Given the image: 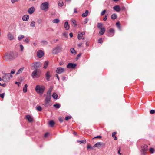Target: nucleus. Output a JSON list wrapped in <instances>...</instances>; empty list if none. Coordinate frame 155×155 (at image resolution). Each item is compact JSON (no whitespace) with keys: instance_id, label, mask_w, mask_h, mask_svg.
I'll return each instance as SVG.
<instances>
[{"instance_id":"f257e3e1","label":"nucleus","mask_w":155,"mask_h":155,"mask_svg":"<svg viewBox=\"0 0 155 155\" xmlns=\"http://www.w3.org/2000/svg\"><path fill=\"white\" fill-rule=\"evenodd\" d=\"M18 55L16 52H9L5 54L3 59L6 60H12L16 58Z\"/></svg>"},{"instance_id":"f03ea898","label":"nucleus","mask_w":155,"mask_h":155,"mask_svg":"<svg viewBox=\"0 0 155 155\" xmlns=\"http://www.w3.org/2000/svg\"><path fill=\"white\" fill-rule=\"evenodd\" d=\"M45 89V87L43 86H40L37 85L35 87V90L36 92L39 94H42Z\"/></svg>"},{"instance_id":"7ed1b4c3","label":"nucleus","mask_w":155,"mask_h":155,"mask_svg":"<svg viewBox=\"0 0 155 155\" xmlns=\"http://www.w3.org/2000/svg\"><path fill=\"white\" fill-rule=\"evenodd\" d=\"M49 3L47 2H45L42 3L40 5V8L42 10L46 11L48 9Z\"/></svg>"},{"instance_id":"20e7f679","label":"nucleus","mask_w":155,"mask_h":155,"mask_svg":"<svg viewBox=\"0 0 155 155\" xmlns=\"http://www.w3.org/2000/svg\"><path fill=\"white\" fill-rule=\"evenodd\" d=\"M12 75L10 74L7 73L6 75L3 76L2 77V79L4 82H6L8 81L11 78H12Z\"/></svg>"},{"instance_id":"39448f33","label":"nucleus","mask_w":155,"mask_h":155,"mask_svg":"<svg viewBox=\"0 0 155 155\" xmlns=\"http://www.w3.org/2000/svg\"><path fill=\"white\" fill-rule=\"evenodd\" d=\"M41 63L40 62H36L33 63L32 64V67H34L35 70H37L38 68L41 66Z\"/></svg>"},{"instance_id":"423d86ee","label":"nucleus","mask_w":155,"mask_h":155,"mask_svg":"<svg viewBox=\"0 0 155 155\" xmlns=\"http://www.w3.org/2000/svg\"><path fill=\"white\" fill-rule=\"evenodd\" d=\"M31 76L33 78H38L40 76V73L37 72L36 70H35L32 73Z\"/></svg>"},{"instance_id":"0eeeda50","label":"nucleus","mask_w":155,"mask_h":155,"mask_svg":"<svg viewBox=\"0 0 155 155\" xmlns=\"http://www.w3.org/2000/svg\"><path fill=\"white\" fill-rule=\"evenodd\" d=\"M51 95H46V98L45 100V105H47L51 101Z\"/></svg>"},{"instance_id":"6e6552de","label":"nucleus","mask_w":155,"mask_h":155,"mask_svg":"<svg viewBox=\"0 0 155 155\" xmlns=\"http://www.w3.org/2000/svg\"><path fill=\"white\" fill-rule=\"evenodd\" d=\"M105 145V144L104 143L101 142H98L95 145H94L93 146V147H97L99 148L102 146H104Z\"/></svg>"},{"instance_id":"1a4fd4ad","label":"nucleus","mask_w":155,"mask_h":155,"mask_svg":"<svg viewBox=\"0 0 155 155\" xmlns=\"http://www.w3.org/2000/svg\"><path fill=\"white\" fill-rule=\"evenodd\" d=\"M64 68L61 67H58L57 68L56 72L58 74H60L64 72Z\"/></svg>"},{"instance_id":"9d476101","label":"nucleus","mask_w":155,"mask_h":155,"mask_svg":"<svg viewBox=\"0 0 155 155\" xmlns=\"http://www.w3.org/2000/svg\"><path fill=\"white\" fill-rule=\"evenodd\" d=\"M44 54V52L41 50H39L37 52V56L38 58L42 57Z\"/></svg>"},{"instance_id":"9b49d317","label":"nucleus","mask_w":155,"mask_h":155,"mask_svg":"<svg viewBox=\"0 0 155 155\" xmlns=\"http://www.w3.org/2000/svg\"><path fill=\"white\" fill-rule=\"evenodd\" d=\"M114 34V30L113 28H110L109 30V33L108 36L110 37L113 36Z\"/></svg>"},{"instance_id":"f8f14e48","label":"nucleus","mask_w":155,"mask_h":155,"mask_svg":"<svg viewBox=\"0 0 155 155\" xmlns=\"http://www.w3.org/2000/svg\"><path fill=\"white\" fill-rule=\"evenodd\" d=\"M7 37L10 40H13L14 39V35L12 34H11L10 32H9L7 34Z\"/></svg>"},{"instance_id":"ddd939ff","label":"nucleus","mask_w":155,"mask_h":155,"mask_svg":"<svg viewBox=\"0 0 155 155\" xmlns=\"http://www.w3.org/2000/svg\"><path fill=\"white\" fill-rule=\"evenodd\" d=\"M76 66V64L72 63H69L67 65V67L69 68H74Z\"/></svg>"},{"instance_id":"4468645a","label":"nucleus","mask_w":155,"mask_h":155,"mask_svg":"<svg viewBox=\"0 0 155 155\" xmlns=\"http://www.w3.org/2000/svg\"><path fill=\"white\" fill-rule=\"evenodd\" d=\"M61 49V48L59 46H57L55 48V49L53 50L52 52L54 54H56L58 52L57 51L59 50H60Z\"/></svg>"},{"instance_id":"2eb2a0df","label":"nucleus","mask_w":155,"mask_h":155,"mask_svg":"<svg viewBox=\"0 0 155 155\" xmlns=\"http://www.w3.org/2000/svg\"><path fill=\"white\" fill-rule=\"evenodd\" d=\"M141 149L144 152H143V154H144V152L148 150V146L146 145H144L141 147Z\"/></svg>"},{"instance_id":"dca6fc26","label":"nucleus","mask_w":155,"mask_h":155,"mask_svg":"<svg viewBox=\"0 0 155 155\" xmlns=\"http://www.w3.org/2000/svg\"><path fill=\"white\" fill-rule=\"evenodd\" d=\"M29 18V16L28 15H26L23 16L22 19L25 21H27Z\"/></svg>"},{"instance_id":"f3484780","label":"nucleus","mask_w":155,"mask_h":155,"mask_svg":"<svg viewBox=\"0 0 155 155\" xmlns=\"http://www.w3.org/2000/svg\"><path fill=\"white\" fill-rule=\"evenodd\" d=\"M100 29V31L99 33L100 35H102L105 32V30L104 28H102Z\"/></svg>"},{"instance_id":"a211bd4d","label":"nucleus","mask_w":155,"mask_h":155,"mask_svg":"<svg viewBox=\"0 0 155 155\" xmlns=\"http://www.w3.org/2000/svg\"><path fill=\"white\" fill-rule=\"evenodd\" d=\"M113 9L117 12H119L120 10V7L118 5H116L113 7Z\"/></svg>"},{"instance_id":"6ab92c4d","label":"nucleus","mask_w":155,"mask_h":155,"mask_svg":"<svg viewBox=\"0 0 155 155\" xmlns=\"http://www.w3.org/2000/svg\"><path fill=\"white\" fill-rule=\"evenodd\" d=\"M35 9L33 7H31L28 10V12L30 14H32L35 11Z\"/></svg>"},{"instance_id":"aec40b11","label":"nucleus","mask_w":155,"mask_h":155,"mask_svg":"<svg viewBox=\"0 0 155 155\" xmlns=\"http://www.w3.org/2000/svg\"><path fill=\"white\" fill-rule=\"evenodd\" d=\"M64 27L65 29L66 30H68L70 28V26L68 24L67 21H66L64 24Z\"/></svg>"},{"instance_id":"412c9836","label":"nucleus","mask_w":155,"mask_h":155,"mask_svg":"<svg viewBox=\"0 0 155 155\" xmlns=\"http://www.w3.org/2000/svg\"><path fill=\"white\" fill-rule=\"evenodd\" d=\"M26 117L27 120L30 122H31L33 120V118L29 115H26Z\"/></svg>"},{"instance_id":"4be33fe9","label":"nucleus","mask_w":155,"mask_h":155,"mask_svg":"<svg viewBox=\"0 0 155 155\" xmlns=\"http://www.w3.org/2000/svg\"><path fill=\"white\" fill-rule=\"evenodd\" d=\"M46 78L47 80H48L50 78V75L49 71H47L46 74Z\"/></svg>"},{"instance_id":"5701e85b","label":"nucleus","mask_w":155,"mask_h":155,"mask_svg":"<svg viewBox=\"0 0 155 155\" xmlns=\"http://www.w3.org/2000/svg\"><path fill=\"white\" fill-rule=\"evenodd\" d=\"M88 14V10H86L84 13H83L82 14V16L83 17H86Z\"/></svg>"},{"instance_id":"b1692460","label":"nucleus","mask_w":155,"mask_h":155,"mask_svg":"<svg viewBox=\"0 0 155 155\" xmlns=\"http://www.w3.org/2000/svg\"><path fill=\"white\" fill-rule=\"evenodd\" d=\"M49 63V61H46L44 64V66H43V68L45 69L47 67Z\"/></svg>"},{"instance_id":"393cba45","label":"nucleus","mask_w":155,"mask_h":155,"mask_svg":"<svg viewBox=\"0 0 155 155\" xmlns=\"http://www.w3.org/2000/svg\"><path fill=\"white\" fill-rule=\"evenodd\" d=\"M53 87H51L47 92V95H51V92L52 91Z\"/></svg>"},{"instance_id":"a878e982","label":"nucleus","mask_w":155,"mask_h":155,"mask_svg":"<svg viewBox=\"0 0 155 155\" xmlns=\"http://www.w3.org/2000/svg\"><path fill=\"white\" fill-rule=\"evenodd\" d=\"M27 84H25L23 87V91L24 93L27 92Z\"/></svg>"},{"instance_id":"bb28decb","label":"nucleus","mask_w":155,"mask_h":155,"mask_svg":"<svg viewBox=\"0 0 155 155\" xmlns=\"http://www.w3.org/2000/svg\"><path fill=\"white\" fill-rule=\"evenodd\" d=\"M52 97L54 99H57L58 97V95L56 93L54 92L53 93Z\"/></svg>"},{"instance_id":"cd10ccee","label":"nucleus","mask_w":155,"mask_h":155,"mask_svg":"<svg viewBox=\"0 0 155 155\" xmlns=\"http://www.w3.org/2000/svg\"><path fill=\"white\" fill-rule=\"evenodd\" d=\"M117 15L115 14H114L111 15V18L112 19L114 20L117 18Z\"/></svg>"},{"instance_id":"c85d7f7f","label":"nucleus","mask_w":155,"mask_h":155,"mask_svg":"<svg viewBox=\"0 0 155 155\" xmlns=\"http://www.w3.org/2000/svg\"><path fill=\"white\" fill-rule=\"evenodd\" d=\"M70 51L71 53L73 54H76V51L73 48H72L71 49Z\"/></svg>"},{"instance_id":"c756f323","label":"nucleus","mask_w":155,"mask_h":155,"mask_svg":"<svg viewBox=\"0 0 155 155\" xmlns=\"http://www.w3.org/2000/svg\"><path fill=\"white\" fill-rule=\"evenodd\" d=\"M24 68H23V67L20 68L19 69V70L18 71L17 73V74H19L20 73H21L22 72V71L24 69Z\"/></svg>"},{"instance_id":"7c9ffc66","label":"nucleus","mask_w":155,"mask_h":155,"mask_svg":"<svg viewBox=\"0 0 155 155\" xmlns=\"http://www.w3.org/2000/svg\"><path fill=\"white\" fill-rule=\"evenodd\" d=\"M116 133L115 132H113L112 133V136L114 137V139L115 140H116L117 139L116 137L115 136Z\"/></svg>"},{"instance_id":"2f4dec72","label":"nucleus","mask_w":155,"mask_h":155,"mask_svg":"<svg viewBox=\"0 0 155 155\" xmlns=\"http://www.w3.org/2000/svg\"><path fill=\"white\" fill-rule=\"evenodd\" d=\"M54 107H55L56 108L58 109L60 107V104L57 103L53 105Z\"/></svg>"},{"instance_id":"473e14b6","label":"nucleus","mask_w":155,"mask_h":155,"mask_svg":"<svg viewBox=\"0 0 155 155\" xmlns=\"http://www.w3.org/2000/svg\"><path fill=\"white\" fill-rule=\"evenodd\" d=\"M36 109L39 111H41L42 110V108L40 106H38L36 107Z\"/></svg>"},{"instance_id":"72a5a7b5","label":"nucleus","mask_w":155,"mask_h":155,"mask_svg":"<svg viewBox=\"0 0 155 155\" xmlns=\"http://www.w3.org/2000/svg\"><path fill=\"white\" fill-rule=\"evenodd\" d=\"M116 25L118 27V29L121 30V27L120 26V23L119 22H118L116 23Z\"/></svg>"},{"instance_id":"f704fd0d","label":"nucleus","mask_w":155,"mask_h":155,"mask_svg":"<svg viewBox=\"0 0 155 155\" xmlns=\"http://www.w3.org/2000/svg\"><path fill=\"white\" fill-rule=\"evenodd\" d=\"M25 37V36L24 35H21L19 36L18 37V39L19 40H21L23 38Z\"/></svg>"},{"instance_id":"c9c22d12","label":"nucleus","mask_w":155,"mask_h":155,"mask_svg":"<svg viewBox=\"0 0 155 155\" xmlns=\"http://www.w3.org/2000/svg\"><path fill=\"white\" fill-rule=\"evenodd\" d=\"M102 24L101 23H97V26L98 28L100 29H101V28H102Z\"/></svg>"},{"instance_id":"e433bc0d","label":"nucleus","mask_w":155,"mask_h":155,"mask_svg":"<svg viewBox=\"0 0 155 155\" xmlns=\"http://www.w3.org/2000/svg\"><path fill=\"white\" fill-rule=\"evenodd\" d=\"M58 5L60 7H62L63 5V2L62 1H60L58 3Z\"/></svg>"},{"instance_id":"4c0bfd02","label":"nucleus","mask_w":155,"mask_h":155,"mask_svg":"<svg viewBox=\"0 0 155 155\" xmlns=\"http://www.w3.org/2000/svg\"><path fill=\"white\" fill-rule=\"evenodd\" d=\"M35 25V22L34 21H32L31 22L30 24L31 26L32 27H34Z\"/></svg>"},{"instance_id":"58836bf2","label":"nucleus","mask_w":155,"mask_h":155,"mask_svg":"<svg viewBox=\"0 0 155 155\" xmlns=\"http://www.w3.org/2000/svg\"><path fill=\"white\" fill-rule=\"evenodd\" d=\"M59 21V20L58 19H56L53 20L52 22L54 23H57Z\"/></svg>"},{"instance_id":"ea45409f","label":"nucleus","mask_w":155,"mask_h":155,"mask_svg":"<svg viewBox=\"0 0 155 155\" xmlns=\"http://www.w3.org/2000/svg\"><path fill=\"white\" fill-rule=\"evenodd\" d=\"M49 125L52 127L54 124V122L52 120L51 121L49 122Z\"/></svg>"},{"instance_id":"a19ab883","label":"nucleus","mask_w":155,"mask_h":155,"mask_svg":"<svg viewBox=\"0 0 155 155\" xmlns=\"http://www.w3.org/2000/svg\"><path fill=\"white\" fill-rule=\"evenodd\" d=\"M149 151L151 153H153L154 152V150L153 148H151L149 149Z\"/></svg>"},{"instance_id":"79ce46f5","label":"nucleus","mask_w":155,"mask_h":155,"mask_svg":"<svg viewBox=\"0 0 155 155\" xmlns=\"http://www.w3.org/2000/svg\"><path fill=\"white\" fill-rule=\"evenodd\" d=\"M77 142H79L80 143V144L82 143H85L86 142V141L85 140L78 141Z\"/></svg>"},{"instance_id":"37998d69","label":"nucleus","mask_w":155,"mask_h":155,"mask_svg":"<svg viewBox=\"0 0 155 155\" xmlns=\"http://www.w3.org/2000/svg\"><path fill=\"white\" fill-rule=\"evenodd\" d=\"M72 23L75 26H77V25L76 23V21L75 20L73 19L71 20Z\"/></svg>"},{"instance_id":"c03bdc74","label":"nucleus","mask_w":155,"mask_h":155,"mask_svg":"<svg viewBox=\"0 0 155 155\" xmlns=\"http://www.w3.org/2000/svg\"><path fill=\"white\" fill-rule=\"evenodd\" d=\"M71 116H68L66 117L65 120H68L69 119H70L71 118Z\"/></svg>"},{"instance_id":"a18cd8bd","label":"nucleus","mask_w":155,"mask_h":155,"mask_svg":"<svg viewBox=\"0 0 155 155\" xmlns=\"http://www.w3.org/2000/svg\"><path fill=\"white\" fill-rule=\"evenodd\" d=\"M81 35V34L80 33L78 34V38L79 40L81 39L82 37V36Z\"/></svg>"},{"instance_id":"49530a36","label":"nucleus","mask_w":155,"mask_h":155,"mask_svg":"<svg viewBox=\"0 0 155 155\" xmlns=\"http://www.w3.org/2000/svg\"><path fill=\"white\" fill-rule=\"evenodd\" d=\"M106 12V10H103L101 13V15H104L105 14Z\"/></svg>"},{"instance_id":"de8ad7c7","label":"nucleus","mask_w":155,"mask_h":155,"mask_svg":"<svg viewBox=\"0 0 155 155\" xmlns=\"http://www.w3.org/2000/svg\"><path fill=\"white\" fill-rule=\"evenodd\" d=\"M20 48L21 51H23V50L24 48V47L21 44L20 45Z\"/></svg>"},{"instance_id":"09e8293b","label":"nucleus","mask_w":155,"mask_h":155,"mask_svg":"<svg viewBox=\"0 0 155 155\" xmlns=\"http://www.w3.org/2000/svg\"><path fill=\"white\" fill-rule=\"evenodd\" d=\"M24 41L26 43H28L29 41V39L28 38H26L25 39Z\"/></svg>"},{"instance_id":"8fccbe9b","label":"nucleus","mask_w":155,"mask_h":155,"mask_svg":"<svg viewBox=\"0 0 155 155\" xmlns=\"http://www.w3.org/2000/svg\"><path fill=\"white\" fill-rule=\"evenodd\" d=\"M5 93L0 94V97L2 98H3L4 97Z\"/></svg>"},{"instance_id":"3c124183","label":"nucleus","mask_w":155,"mask_h":155,"mask_svg":"<svg viewBox=\"0 0 155 155\" xmlns=\"http://www.w3.org/2000/svg\"><path fill=\"white\" fill-rule=\"evenodd\" d=\"M98 42L100 43H101L103 42V41L102 38H100L98 40Z\"/></svg>"},{"instance_id":"603ef678","label":"nucleus","mask_w":155,"mask_h":155,"mask_svg":"<svg viewBox=\"0 0 155 155\" xmlns=\"http://www.w3.org/2000/svg\"><path fill=\"white\" fill-rule=\"evenodd\" d=\"M15 70L14 69H12L11 70L10 74H14L15 73Z\"/></svg>"},{"instance_id":"864d4df0","label":"nucleus","mask_w":155,"mask_h":155,"mask_svg":"<svg viewBox=\"0 0 155 155\" xmlns=\"http://www.w3.org/2000/svg\"><path fill=\"white\" fill-rule=\"evenodd\" d=\"M88 19L86 18L84 21V24H86L88 22Z\"/></svg>"},{"instance_id":"5fc2aeb1","label":"nucleus","mask_w":155,"mask_h":155,"mask_svg":"<svg viewBox=\"0 0 155 155\" xmlns=\"http://www.w3.org/2000/svg\"><path fill=\"white\" fill-rule=\"evenodd\" d=\"M155 112V111L154 110H152L150 111V113L151 114H154Z\"/></svg>"},{"instance_id":"6e6d98bb","label":"nucleus","mask_w":155,"mask_h":155,"mask_svg":"<svg viewBox=\"0 0 155 155\" xmlns=\"http://www.w3.org/2000/svg\"><path fill=\"white\" fill-rule=\"evenodd\" d=\"M108 14H106L105 17L103 18V20L104 21H106L107 19V16Z\"/></svg>"},{"instance_id":"4d7b16f0","label":"nucleus","mask_w":155,"mask_h":155,"mask_svg":"<svg viewBox=\"0 0 155 155\" xmlns=\"http://www.w3.org/2000/svg\"><path fill=\"white\" fill-rule=\"evenodd\" d=\"M59 120L60 122H62L63 121V119L61 117H59Z\"/></svg>"},{"instance_id":"13d9d810","label":"nucleus","mask_w":155,"mask_h":155,"mask_svg":"<svg viewBox=\"0 0 155 155\" xmlns=\"http://www.w3.org/2000/svg\"><path fill=\"white\" fill-rule=\"evenodd\" d=\"M102 137L101 136L99 135V136H97L96 137H94L93 138V139L97 138H101Z\"/></svg>"},{"instance_id":"bf43d9fd","label":"nucleus","mask_w":155,"mask_h":155,"mask_svg":"<svg viewBox=\"0 0 155 155\" xmlns=\"http://www.w3.org/2000/svg\"><path fill=\"white\" fill-rule=\"evenodd\" d=\"M11 2L12 3H14L16 2H18L19 0H11Z\"/></svg>"},{"instance_id":"052dcab7","label":"nucleus","mask_w":155,"mask_h":155,"mask_svg":"<svg viewBox=\"0 0 155 155\" xmlns=\"http://www.w3.org/2000/svg\"><path fill=\"white\" fill-rule=\"evenodd\" d=\"M42 43L44 44H47L48 43L46 41H42Z\"/></svg>"},{"instance_id":"680f3d73","label":"nucleus","mask_w":155,"mask_h":155,"mask_svg":"<svg viewBox=\"0 0 155 155\" xmlns=\"http://www.w3.org/2000/svg\"><path fill=\"white\" fill-rule=\"evenodd\" d=\"M42 21L41 19H39L38 21V22L39 24H41V23H42Z\"/></svg>"},{"instance_id":"e2e57ef3","label":"nucleus","mask_w":155,"mask_h":155,"mask_svg":"<svg viewBox=\"0 0 155 155\" xmlns=\"http://www.w3.org/2000/svg\"><path fill=\"white\" fill-rule=\"evenodd\" d=\"M81 54H78V55L77 56L76 58L78 59L80 57V56L81 55Z\"/></svg>"},{"instance_id":"0e129e2a","label":"nucleus","mask_w":155,"mask_h":155,"mask_svg":"<svg viewBox=\"0 0 155 155\" xmlns=\"http://www.w3.org/2000/svg\"><path fill=\"white\" fill-rule=\"evenodd\" d=\"M120 149L119 148V150H118V153L120 154V155H122V154L121 153H120Z\"/></svg>"},{"instance_id":"69168bd1","label":"nucleus","mask_w":155,"mask_h":155,"mask_svg":"<svg viewBox=\"0 0 155 155\" xmlns=\"http://www.w3.org/2000/svg\"><path fill=\"white\" fill-rule=\"evenodd\" d=\"M92 147L90 145H88L87 146V148L88 149H90V148H92Z\"/></svg>"},{"instance_id":"338daca9","label":"nucleus","mask_w":155,"mask_h":155,"mask_svg":"<svg viewBox=\"0 0 155 155\" xmlns=\"http://www.w3.org/2000/svg\"><path fill=\"white\" fill-rule=\"evenodd\" d=\"M48 134H49L48 133H45L44 135L45 137H46L48 135Z\"/></svg>"},{"instance_id":"774afa93","label":"nucleus","mask_w":155,"mask_h":155,"mask_svg":"<svg viewBox=\"0 0 155 155\" xmlns=\"http://www.w3.org/2000/svg\"><path fill=\"white\" fill-rule=\"evenodd\" d=\"M69 35L71 37H72L73 36V34L72 33H70L69 34Z\"/></svg>"}]
</instances>
